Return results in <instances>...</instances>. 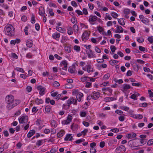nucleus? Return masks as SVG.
<instances>
[{
    "instance_id": "obj_1",
    "label": "nucleus",
    "mask_w": 153,
    "mask_h": 153,
    "mask_svg": "<svg viewBox=\"0 0 153 153\" xmlns=\"http://www.w3.org/2000/svg\"><path fill=\"white\" fill-rule=\"evenodd\" d=\"M5 101L7 104V107L9 109H11L20 103L19 100H14L13 96L11 95L6 96Z\"/></svg>"
},
{
    "instance_id": "obj_2",
    "label": "nucleus",
    "mask_w": 153,
    "mask_h": 153,
    "mask_svg": "<svg viewBox=\"0 0 153 153\" xmlns=\"http://www.w3.org/2000/svg\"><path fill=\"white\" fill-rule=\"evenodd\" d=\"M15 28L11 24L7 25L4 28V31L6 34L8 36H12L14 35Z\"/></svg>"
},
{
    "instance_id": "obj_3",
    "label": "nucleus",
    "mask_w": 153,
    "mask_h": 153,
    "mask_svg": "<svg viewBox=\"0 0 153 153\" xmlns=\"http://www.w3.org/2000/svg\"><path fill=\"white\" fill-rule=\"evenodd\" d=\"M67 103L69 107L71 104L74 105H77V100L75 98L73 97H70L67 101Z\"/></svg>"
},
{
    "instance_id": "obj_4",
    "label": "nucleus",
    "mask_w": 153,
    "mask_h": 153,
    "mask_svg": "<svg viewBox=\"0 0 153 153\" xmlns=\"http://www.w3.org/2000/svg\"><path fill=\"white\" fill-rule=\"evenodd\" d=\"M27 117V116H23L19 118V121L20 123H25L28 121Z\"/></svg>"
},
{
    "instance_id": "obj_5",
    "label": "nucleus",
    "mask_w": 153,
    "mask_h": 153,
    "mask_svg": "<svg viewBox=\"0 0 153 153\" xmlns=\"http://www.w3.org/2000/svg\"><path fill=\"white\" fill-rule=\"evenodd\" d=\"M126 151L125 147L123 145H121L117 147L116 149V152L117 153L124 152Z\"/></svg>"
},
{
    "instance_id": "obj_6",
    "label": "nucleus",
    "mask_w": 153,
    "mask_h": 153,
    "mask_svg": "<svg viewBox=\"0 0 153 153\" xmlns=\"http://www.w3.org/2000/svg\"><path fill=\"white\" fill-rule=\"evenodd\" d=\"M73 95H74V94H76V98L77 99V101L78 100L79 102L81 101V98L83 96V94L81 93H78V91H74L72 93Z\"/></svg>"
},
{
    "instance_id": "obj_7",
    "label": "nucleus",
    "mask_w": 153,
    "mask_h": 153,
    "mask_svg": "<svg viewBox=\"0 0 153 153\" xmlns=\"http://www.w3.org/2000/svg\"><path fill=\"white\" fill-rule=\"evenodd\" d=\"M97 20V18L96 16H95L91 15L89 17L88 21L91 25H93L94 24V23L93 22H95Z\"/></svg>"
},
{
    "instance_id": "obj_8",
    "label": "nucleus",
    "mask_w": 153,
    "mask_h": 153,
    "mask_svg": "<svg viewBox=\"0 0 153 153\" xmlns=\"http://www.w3.org/2000/svg\"><path fill=\"white\" fill-rule=\"evenodd\" d=\"M37 89L39 91V94L40 95L43 96L45 94V88L39 85L37 87Z\"/></svg>"
},
{
    "instance_id": "obj_9",
    "label": "nucleus",
    "mask_w": 153,
    "mask_h": 153,
    "mask_svg": "<svg viewBox=\"0 0 153 153\" xmlns=\"http://www.w3.org/2000/svg\"><path fill=\"white\" fill-rule=\"evenodd\" d=\"M86 52L88 58H91L95 57V55L94 53L91 50H87L86 51Z\"/></svg>"
},
{
    "instance_id": "obj_10",
    "label": "nucleus",
    "mask_w": 153,
    "mask_h": 153,
    "mask_svg": "<svg viewBox=\"0 0 153 153\" xmlns=\"http://www.w3.org/2000/svg\"><path fill=\"white\" fill-rule=\"evenodd\" d=\"M88 34L87 32H85L82 35V40L84 42H86L88 39Z\"/></svg>"
},
{
    "instance_id": "obj_11",
    "label": "nucleus",
    "mask_w": 153,
    "mask_h": 153,
    "mask_svg": "<svg viewBox=\"0 0 153 153\" xmlns=\"http://www.w3.org/2000/svg\"><path fill=\"white\" fill-rule=\"evenodd\" d=\"M92 95V96L93 99L96 100L98 99L100 96V94L99 92H96L95 93H93Z\"/></svg>"
},
{
    "instance_id": "obj_12",
    "label": "nucleus",
    "mask_w": 153,
    "mask_h": 153,
    "mask_svg": "<svg viewBox=\"0 0 153 153\" xmlns=\"http://www.w3.org/2000/svg\"><path fill=\"white\" fill-rule=\"evenodd\" d=\"M123 29L121 26L117 25L116 30L115 32V33H123Z\"/></svg>"
},
{
    "instance_id": "obj_13",
    "label": "nucleus",
    "mask_w": 153,
    "mask_h": 153,
    "mask_svg": "<svg viewBox=\"0 0 153 153\" xmlns=\"http://www.w3.org/2000/svg\"><path fill=\"white\" fill-rule=\"evenodd\" d=\"M119 23L121 25L123 26L125 25L126 20L124 18L117 19Z\"/></svg>"
},
{
    "instance_id": "obj_14",
    "label": "nucleus",
    "mask_w": 153,
    "mask_h": 153,
    "mask_svg": "<svg viewBox=\"0 0 153 153\" xmlns=\"http://www.w3.org/2000/svg\"><path fill=\"white\" fill-rule=\"evenodd\" d=\"M26 45L27 47L31 48L33 45V41L30 39H28L27 41Z\"/></svg>"
},
{
    "instance_id": "obj_15",
    "label": "nucleus",
    "mask_w": 153,
    "mask_h": 153,
    "mask_svg": "<svg viewBox=\"0 0 153 153\" xmlns=\"http://www.w3.org/2000/svg\"><path fill=\"white\" fill-rule=\"evenodd\" d=\"M136 133L132 132L131 133L128 134L127 136V137L128 139H131L136 137Z\"/></svg>"
},
{
    "instance_id": "obj_16",
    "label": "nucleus",
    "mask_w": 153,
    "mask_h": 153,
    "mask_svg": "<svg viewBox=\"0 0 153 153\" xmlns=\"http://www.w3.org/2000/svg\"><path fill=\"white\" fill-rule=\"evenodd\" d=\"M60 34L58 33H55L53 34L52 37L53 38L56 40H58L59 38L60 37Z\"/></svg>"
},
{
    "instance_id": "obj_17",
    "label": "nucleus",
    "mask_w": 153,
    "mask_h": 153,
    "mask_svg": "<svg viewBox=\"0 0 153 153\" xmlns=\"http://www.w3.org/2000/svg\"><path fill=\"white\" fill-rule=\"evenodd\" d=\"M35 131L33 129L30 130L27 134V137L28 138L31 137L35 133Z\"/></svg>"
},
{
    "instance_id": "obj_18",
    "label": "nucleus",
    "mask_w": 153,
    "mask_h": 153,
    "mask_svg": "<svg viewBox=\"0 0 153 153\" xmlns=\"http://www.w3.org/2000/svg\"><path fill=\"white\" fill-rule=\"evenodd\" d=\"M71 134H68L66 135V137L65 138V141L69 140L71 141L73 140V138L71 136Z\"/></svg>"
},
{
    "instance_id": "obj_19",
    "label": "nucleus",
    "mask_w": 153,
    "mask_h": 153,
    "mask_svg": "<svg viewBox=\"0 0 153 153\" xmlns=\"http://www.w3.org/2000/svg\"><path fill=\"white\" fill-rule=\"evenodd\" d=\"M45 13L44 8L42 6H40L39 8V14L40 15L42 16Z\"/></svg>"
},
{
    "instance_id": "obj_20",
    "label": "nucleus",
    "mask_w": 153,
    "mask_h": 153,
    "mask_svg": "<svg viewBox=\"0 0 153 153\" xmlns=\"http://www.w3.org/2000/svg\"><path fill=\"white\" fill-rule=\"evenodd\" d=\"M68 71L71 74L74 73L75 71V68L74 65L70 67L68 69Z\"/></svg>"
},
{
    "instance_id": "obj_21",
    "label": "nucleus",
    "mask_w": 153,
    "mask_h": 153,
    "mask_svg": "<svg viewBox=\"0 0 153 153\" xmlns=\"http://www.w3.org/2000/svg\"><path fill=\"white\" fill-rule=\"evenodd\" d=\"M35 103L37 105L42 104L43 102V100L41 99L36 98L35 100Z\"/></svg>"
},
{
    "instance_id": "obj_22",
    "label": "nucleus",
    "mask_w": 153,
    "mask_h": 153,
    "mask_svg": "<svg viewBox=\"0 0 153 153\" xmlns=\"http://www.w3.org/2000/svg\"><path fill=\"white\" fill-rule=\"evenodd\" d=\"M123 89L124 91H126L130 88V86L128 84H125L123 85Z\"/></svg>"
},
{
    "instance_id": "obj_23",
    "label": "nucleus",
    "mask_w": 153,
    "mask_h": 153,
    "mask_svg": "<svg viewBox=\"0 0 153 153\" xmlns=\"http://www.w3.org/2000/svg\"><path fill=\"white\" fill-rule=\"evenodd\" d=\"M44 142V140H38L36 142V145L39 146L43 144Z\"/></svg>"
},
{
    "instance_id": "obj_24",
    "label": "nucleus",
    "mask_w": 153,
    "mask_h": 153,
    "mask_svg": "<svg viewBox=\"0 0 153 153\" xmlns=\"http://www.w3.org/2000/svg\"><path fill=\"white\" fill-rule=\"evenodd\" d=\"M119 62V61L117 60L111 59L109 61V63L111 65H114L118 63Z\"/></svg>"
},
{
    "instance_id": "obj_25",
    "label": "nucleus",
    "mask_w": 153,
    "mask_h": 153,
    "mask_svg": "<svg viewBox=\"0 0 153 153\" xmlns=\"http://www.w3.org/2000/svg\"><path fill=\"white\" fill-rule=\"evenodd\" d=\"M65 134L64 131L62 130L60 131L57 134V136L59 137H60L62 136Z\"/></svg>"
},
{
    "instance_id": "obj_26",
    "label": "nucleus",
    "mask_w": 153,
    "mask_h": 153,
    "mask_svg": "<svg viewBox=\"0 0 153 153\" xmlns=\"http://www.w3.org/2000/svg\"><path fill=\"white\" fill-rule=\"evenodd\" d=\"M73 28L74 31L75 33H77L78 32L79 30L78 25L76 24H74L73 26Z\"/></svg>"
},
{
    "instance_id": "obj_27",
    "label": "nucleus",
    "mask_w": 153,
    "mask_h": 153,
    "mask_svg": "<svg viewBox=\"0 0 153 153\" xmlns=\"http://www.w3.org/2000/svg\"><path fill=\"white\" fill-rule=\"evenodd\" d=\"M87 71L88 73H89L90 72L93 71V69L91 68V66L90 65H87Z\"/></svg>"
},
{
    "instance_id": "obj_28",
    "label": "nucleus",
    "mask_w": 153,
    "mask_h": 153,
    "mask_svg": "<svg viewBox=\"0 0 153 153\" xmlns=\"http://www.w3.org/2000/svg\"><path fill=\"white\" fill-rule=\"evenodd\" d=\"M111 14L114 18H117V17L118 16L117 14L114 12H111Z\"/></svg>"
},
{
    "instance_id": "obj_29",
    "label": "nucleus",
    "mask_w": 153,
    "mask_h": 153,
    "mask_svg": "<svg viewBox=\"0 0 153 153\" xmlns=\"http://www.w3.org/2000/svg\"><path fill=\"white\" fill-rule=\"evenodd\" d=\"M143 116L141 114L135 115L134 117V118L138 119H141L143 118Z\"/></svg>"
},
{
    "instance_id": "obj_30",
    "label": "nucleus",
    "mask_w": 153,
    "mask_h": 153,
    "mask_svg": "<svg viewBox=\"0 0 153 153\" xmlns=\"http://www.w3.org/2000/svg\"><path fill=\"white\" fill-rule=\"evenodd\" d=\"M67 33L68 34L70 35L73 33V31L72 30V27H69L68 29Z\"/></svg>"
},
{
    "instance_id": "obj_31",
    "label": "nucleus",
    "mask_w": 153,
    "mask_h": 153,
    "mask_svg": "<svg viewBox=\"0 0 153 153\" xmlns=\"http://www.w3.org/2000/svg\"><path fill=\"white\" fill-rule=\"evenodd\" d=\"M35 16L33 14H32L31 16V22L32 24H34L35 22Z\"/></svg>"
},
{
    "instance_id": "obj_32",
    "label": "nucleus",
    "mask_w": 153,
    "mask_h": 153,
    "mask_svg": "<svg viewBox=\"0 0 153 153\" xmlns=\"http://www.w3.org/2000/svg\"><path fill=\"white\" fill-rule=\"evenodd\" d=\"M121 109L125 111H128L129 109V108L127 106H121L120 108Z\"/></svg>"
},
{
    "instance_id": "obj_33",
    "label": "nucleus",
    "mask_w": 153,
    "mask_h": 153,
    "mask_svg": "<svg viewBox=\"0 0 153 153\" xmlns=\"http://www.w3.org/2000/svg\"><path fill=\"white\" fill-rule=\"evenodd\" d=\"M74 49L75 51H76L77 52L79 51L80 50V47L77 45H75L74 47Z\"/></svg>"
},
{
    "instance_id": "obj_34",
    "label": "nucleus",
    "mask_w": 153,
    "mask_h": 153,
    "mask_svg": "<svg viewBox=\"0 0 153 153\" xmlns=\"http://www.w3.org/2000/svg\"><path fill=\"white\" fill-rule=\"evenodd\" d=\"M71 129L73 130H74L78 128V126L77 125H75L74 126V124H72L71 126Z\"/></svg>"
},
{
    "instance_id": "obj_35",
    "label": "nucleus",
    "mask_w": 153,
    "mask_h": 153,
    "mask_svg": "<svg viewBox=\"0 0 153 153\" xmlns=\"http://www.w3.org/2000/svg\"><path fill=\"white\" fill-rule=\"evenodd\" d=\"M141 22L143 23L146 24L149 22V20L146 18H144L143 19L141 20Z\"/></svg>"
},
{
    "instance_id": "obj_36",
    "label": "nucleus",
    "mask_w": 153,
    "mask_h": 153,
    "mask_svg": "<svg viewBox=\"0 0 153 153\" xmlns=\"http://www.w3.org/2000/svg\"><path fill=\"white\" fill-rule=\"evenodd\" d=\"M65 51L68 53L70 52L71 51V47L69 46H65Z\"/></svg>"
},
{
    "instance_id": "obj_37",
    "label": "nucleus",
    "mask_w": 153,
    "mask_h": 153,
    "mask_svg": "<svg viewBox=\"0 0 153 153\" xmlns=\"http://www.w3.org/2000/svg\"><path fill=\"white\" fill-rule=\"evenodd\" d=\"M45 111L47 113L50 112L51 111V108L50 106L47 105L45 108Z\"/></svg>"
},
{
    "instance_id": "obj_38",
    "label": "nucleus",
    "mask_w": 153,
    "mask_h": 153,
    "mask_svg": "<svg viewBox=\"0 0 153 153\" xmlns=\"http://www.w3.org/2000/svg\"><path fill=\"white\" fill-rule=\"evenodd\" d=\"M56 29L59 31V32L62 33H63V29L61 27H56Z\"/></svg>"
},
{
    "instance_id": "obj_39",
    "label": "nucleus",
    "mask_w": 153,
    "mask_h": 153,
    "mask_svg": "<svg viewBox=\"0 0 153 153\" xmlns=\"http://www.w3.org/2000/svg\"><path fill=\"white\" fill-rule=\"evenodd\" d=\"M65 87L67 88L71 89L73 87L71 84L67 83L65 85Z\"/></svg>"
},
{
    "instance_id": "obj_40",
    "label": "nucleus",
    "mask_w": 153,
    "mask_h": 153,
    "mask_svg": "<svg viewBox=\"0 0 153 153\" xmlns=\"http://www.w3.org/2000/svg\"><path fill=\"white\" fill-rule=\"evenodd\" d=\"M128 112L131 117H133V118L134 117L135 115L134 114L133 111L130 110H129Z\"/></svg>"
},
{
    "instance_id": "obj_41",
    "label": "nucleus",
    "mask_w": 153,
    "mask_h": 153,
    "mask_svg": "<svg viewBox=\"0 0 153 153\" xmlns=\"http://www.w3.org/2000/svg\"><path fill=\"white\" fill-rule=\"evenodd\" d=\"M137 41L139 43H142L144 41V39L142 38L138 37L137 38Z\"/></svg>"
},
{
    "instance_id": "obj_42",
    "label": "nucleus",
    "mask_w": 153,
    "mask_h": 153,
    "mask_svg": "<svg viewBox=\"0 0 153 153\" xmlns=\"http://www.w3.org/2000/svg\"><path fill=\"white\" fill-rule=\"evenodd\" d=\"M15 70L17 71L21 72L22 73H24V72L23 69L22 68L16 67L15 68Z\"/></svg>"
},
{
    "instance_id": "obj_43",
    "label": "nucleus",
    "mask_w": 153,
    "mask_h": 153,
    "mask_svg": "<svg viewBox=\"0 0 153 153\" xmlns=\"http://www.w3.org/2000/svg\"><path fill=\"white\" fill-rule=\"evenodd\" d=\"M148 40L150 43H152L153 42V36L149 37Z\"/></svg>"
},
{
    "instance_id": "obj_44",
    "label": "nucleus",
    "mask_w": 153,
    "mask_h": 153,
    "mask_svg": "<svg viewBox=\"0 0 153 153\" xmlns=\"http://www.w3.org/2000/svg\"><path fill=\"white\" fill-rule=\"evenodd\" d=\"M53 84V86L55 87H58L60 85L59 83L57 81L54 82Z\"/></svg>"
},
{
    "instance_id": "obj_45",
    "label": "nucleus",
    "mask_w": 153,
    "mask_h": 153,
    "mask_svg": "<svg viewBox=\"0 0 153 153\" xmlns=\"http://www.w3.org/2000/svg\"><path fill=\"white\" fill-rule=\"evenodd\" d=\"M124 13L125 15H128L130 13V10L128 9H125L124 10Z\"/></svg>"
},
{
    "instance_id": "obj_46",
    "label": "nucleus",
    "mask_w": 153,
    "mask_h": 153,
    "mask_svg": "<svg viewBox=\"0 0 153 153\" xmlns=\"http://www.w3.org/2000/svg\"><path fill=\"white\" fill-rule=\"evenodd\" d=\"M147 144L149 146H151L153 144V139L149 140L147 142Z\"/></svg>"
},
{
    "instance_id": "obj_47",
    "label": "nucleus",
    "mask_w": 153,
    "mask_h": 153,
    "mask_svg": "<svg viewBox=\"0 0 153 153\" xmlns=\"http://www.w3.org/2000/svg\"><path fill=\"white\" fill-rule=\"evenodd\" d=\"M111 51L112 53H114L115 52L116 50V48L115 47L114 45H111L110 47Z\"/></svg>"
},
{
    "instance_id": "obj_48",
    "label": "nucleus",
    "mask_w": 153,
    "mask_h": 153,
    "mask_svg": "<svg viewBox=\"0 0 153 153\" xmlns=\"http://www.w3.org/2000/svg\"><path fill=\"white\" fill-rule=\"evenodd\" d=\"M110 75L109 74H106L103 76V79H107L110 77Z\"/></svg>"
},
{
    "instance_id": "obj_49",
    "label": "nucleus",
    "mask_w": 153,
    "mask_h": 153,
    "mask_svg": "<svg viewBox=\"0 0 153 153\" xmlns=\"http://www.w3.org/2000/svg\"><path fill=\"white\" fill-rule=\"evenodd\" d=\"M147 103L146 102L143 103H140L139 104V106L140 107H145L147 105Z\"/></svg>"
},
{
    "instance_id": "obj_50",
    "label": "nucleus",
    "mask_w": 153,
    "mask_h": 153,
    "mask_svg": "<svg viewBox=\"0 0 153 153\" xmlns=\"http://www.w3.org/2000/svg\"><path fill=\"white\" fill-rule=\"evenodd\" d=\"M114 80L116 82H117L118 83L121 84L123 82V81L122 79H120L119 80H117L116 79H115Z\"/></svg>"
},
{
    "instance_id": "obj_51",
    "label": "nucleus",
    "mask_w": 153,
    "mask_h": 153,
    "mask_svg": "<svg viewBox=\"0 0 153 153\" xmlns=\"http://www.w3.org/2000/svg\"><path fill=\"white\" fill-rule=\"evenodd\" d=\"M70 123V122L68 121L67 120H63L62 122V123L63 125H67L69 124Z\"/></svg>"
},
{
    "instance_id": "obj_52",
    "label": "nucleus",
    "mask_w": 153,
    "mask_h": 153,
    "mask_svg": "<svg viewBox=\"0 0 153 153\" xmlns=\"http://www.w3.org/2000/svg\"><path fill=\"white\" fill-rule=\"evenodd\" d=\"M88 78H90V77H88V76H84L83 77H82L81 78V80L82 81V82H84L86 80H87V79Z\"/></svg>"
},
{
    "instance_id": "obj_53",
    "label": "nucleus",
    "mask_w": 153,
    "mask_h": 153,
    "mask_svg": "<svg viewBox=\"0 0 153 153\" xmlns=\"http://www.w3.org/2000/svg\"><path fill=\"white\" fill-rule=\"evenodd\" d=\"M62 94H60L57 95L56 96V97L55 98V99L56 100H58L60 99L61 97H62Z\"/></svg>"
},
{
    "instance_id": "obj_54",
    "label": "nucleus",
    "mask_w": 153,
    "mask_h": 153,
    "mask_svg": "<svg viewBox=\"0 0 153 153\" xmlns=\"http://www.w3.org/2000/svg\"><path fill=\"white\" fill-rule=\"evenodd\" d=\"M130 98L133 99L134 100H137V99L134 94H132L130 97Z\"/></svg>"
},
{
    "instance_id": "obj_55",
    "label": "nucleus",
    "mask_w": 153,
    "mask_h": 153,
    "mask_svg": "<svg viewBox=\"0 0 153 153\" xmlns=\"http://www.w3.org/2000/svg\"><path fill=\"white\" fill-rule=\"evenodd\" d=\"M119 120L121 122L124 121V117L123 116L121 115L118 118Z\"/></svg>"
},
{
    "instance_id": "obj_56",
    "label": "nucleus",
    "mask_w": 153,
    "mask_h": 153,
    "mask_svg": "<svg viewBox=\"0 0 153 153\" xmlns=\"http://www.w3.org/2000/svg\"><path fill=\"white\" fill-rule=\"evenodd\" d=\"M72 119V117L71 115H68L67 117V120L69 121V122H71Z\"/></svg>"
},
{
    "instance_id": "obj_57",
    "label": "nucleus",
    "mask_w": 153,
    "mask_h": 153,
    "mask_svg": "<svg viewBox=\"0 0 153 153\" xmlns=\"http://www.w3.org/2000/svg\"><path fill=\"white\" fill-rule=\"evenodd\" d=\"M115 112L116 113L120 115L122 114L123 113V112L122 111L120 110H117L115 111Z\"/></svg>"
},
{
    "instance_id": "obj_58",
    "label": "nucleus",
    "mask_w": 153,
    "mask_h": 153,
    "mask_svg": "<svg viewBox=\"0 0 153 153\" xmlns=\"http://www.w3.org/2000/svg\"><path fill=\"white\" fill-rule=\"evenodd\" d=\"M49 13L50 15L51 16H53L54 15V13L53 11V9H50L49 10Z\"/></svg>"
},
{
    "instance_id": "obj_59",
    "label": "nucleus",
    "mask_w": 153,
    "mask_h": 153,
    "mask_svg": "<svg viewBox=\"0 0 153 153\" xmlns=\"http://www.w3.org/2000/svg\"><path fill=\"white\" fill-rule=\"evenodd\" d=\"M110 131L113 132H118L119 131V129H118V128H115L111 129L110 130Z\"/></svg>"
},
{
    "instance_id": "obj_60",
    "label": "nucleus",
    "mask_w": 153,
    "mask_h": 153,
    "mask_svg": "<svg viewBox=\"0 0 153 153\" xmlns=\"http://www.w3.org/2000/svg\"><path fill=\"white\" fill-rule=\"evenodd\" d=\"M148 93L149 94V96L150 97H153V93L150 90H149L148 91Z\"/></svg>"
},
{
    "instance_id": "obj_61",
    "label": "nucleus",
    "mask_w": 153,
    "mask_h": 153,
    "mask_svg": "<svg viewBox=\"0 0 153 153\" xmlns=\"http://www.w3.org/2000/svg\"><path fill=\"white\" fill-rule=\"evenodd\" d=\"M83 13L85 15H86L88 14V11L85 8H83L82 9Z\"/></svg>"
},
{
    "instance_id": "obj_62",
    "label": "nucleus",
    "mask_w": 153,
    "mask_h": 153,
    "mask_svg": "<svg viewBox=\"0 0 153 153\" xmlns=\"http://www.w3.org/2000/svg\"><path fill=\"white\" fill-rule=\"evenodd\" d=\"M26 89L28 92H30L31 91L32 88L31 86H28L27 87Z\"/></svg>"
},
{
    "instance_id": "obj_63",
    "label": "nucleus",
    "mask_w": 153,
    "mask_h": 153,
    "mask_svg": "<svg viewBox=\"0 0 153 153\" xmlns=\"http://www.w3.org/2000/svg\"><path fill=\"white\" fill-rule=\"evenodd\" d=\"M143 70L145 72H151L150 69L148 68L143 67Z\"/></svg>"
},
{
    "instance_id": "obj_64",
    "label": "nucleus",
    "mask_w": 153,
    "mask_h": 153,
    "mask_svg": "<svg viewBox=\"0 0 153 153\" xmlns=\"http://www.w3.org/2000/svg\"><path fill=\"white\" fill-rule=\"evenodd\" d=\"M96 152V150L94 148H91L90 150L91 153H95Z\"/></svg>"
}]
</instances>
